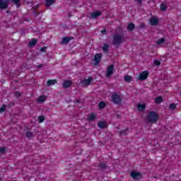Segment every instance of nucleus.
Instances as JSON below:
<instances>
[{"label": "nucleus", "mask_w": 181, "mask_h": 181, "mask_svg": "<svg viewBox=\"0 0 181 181\" xmlns=\"http://www.w3.org/2000/svg\"><path fill=\"white\" fill-rule=\"evenodd\" d=\"M12 2L15 6L18 8L21 7V0H9Z\"/></svg>", "instance_id": "16"}, {"label": "nucleus", "mask_w": 181, "mask_h": 181, "mask_svg": "<svg viewBox=\"0 0 181 181\" xmlns=\"http://www.w3.org/2000/svg\"><path fill=\"white\" fill-rule=\"evenodd\" d=\"M93 80V77L89 76L87 79H83V81H81V84H83V86H90Z\"/></svg>", "instance_id": "9"}, {"label": "nucleus", "mask_w": 181, "mask_h": 181, "mask_svg": "<svg viewBox=\"0 0 181 181\" xmlns=\"http://www.w3.org/2000/svg\"><path fill=\"white\" fill-rule=\"evenodd\" d=\"M6 110V105H3L0 107V114H2V112H5Z\"/></svg>", "instance_id": "29"}, {"label": "nucleus", "mask_w": 181, "mask_h": 181, "mask_svg": "<svg viewBox=\"0 0 181 181\" xmlns=\"http://www.w3.org/2000/svg\"><path fill=\"white\" fill-rule=\"evenodd\" d=\"M138 2H139V4H141V2H142V0H136Z\"/></svg>", "instance_id": "42"}, {"label": "nucleus", "mask_w": 181, "mask_h": 181, "mask_svg": "<svg viewBox=\"0 0 181 181\" xmlns=\"http://www.w3.org/2000/svg\"><path fill=\"white\" fill-rule=\"evenodd\" d=\"M42 163H46V160H42Z\"/></svg>", "instance_id": "43"}, {"label": "nucleus", "mask_w": 181, "mask_h": 181, "mask_svg": "<svg viewBox=\"0 0 181 181\" xmlns=\"http://www.w3.org/2000/svg\"><path fill=\"white\" fill-rule=\"evenodd\" d=\"M95 114L91 113L90 115H88V121H94L95 119Z\"/></svg>", "instance_id": "23"}, {"label": "nucleus", "mask_w": 181, "mask_h": 181, "mask_svg": "<svg viewBox=\"0 0 181 181\" xmlns=\"http://www.w3.org/2000/svg\"><path fill=\"white\" fill-rule=\"evenodd\" d=\"M160 11H166V9H168V7L166 6V5H165V4H161L160 5Z\"/></svg>", "instance_id": "32"}, {"label": "nucleus", "mask_w": 181, "mask_h": 181, "mask_svg": "<svg viewBox=\"0 0 181 181\" xmlns=\"http://www.w3.org/2000/svg\"><path fill=\"white\" fill-rule=\"evenodd\" d=\"M131 80H132V78L131 77V76L129 75H126L124 76V81H131Z\"/></svg>", "instance_id": "33"}, {"label": "nucleus", "mask_w": 181, "mask_h": 181, "mask_svg": "<svg viewBox=\"0 0 181 181\" xmlns=\"http://www.w3.org/2000/svg\"><path fill=\"white\" fill-rule=\"evenodd\" d=\"M112 101L114 104H116V105H119L121 103H122V98L118 95L117 93H113L112 94Z\"/></svg>", "instance_id": "3"}, {"label": "nucleus", "mask_w": 181, "mask_h": 181, "mask_svg": "<svg viewBox=\"0 0 181 181\" xmlns=\"http://www.w3.org/2000/svg\"><path fill=\"white\" fill-rule=\"evenodd\" d=\"M15 97H21V92H15L14 93Z\"/></svg>", "instance_id": "38"}, {"label": "nucleus", "mask_w": 181, "mask_h": 181, "mask_svg": "<svg viewBox=\"0 0 181 181\" xmlns=\"http://www.w3.org/2000/svg\"><path fill=\"white\" fill-rule=\"evenodd\" d=\"M40 52L42 53H46L47 52V47H42L40 48Z\"/></svg>", "instance_id": "35"}, {"label": "nucleus", "mask_w": 181, "mask_h": 181, "mask_svg": "<svg viewBox=\"0 0 181 181\" xmlns=\"http://www.w3.org/2000/svg\"><path fill=\"white\" fill-rule=\"evenodd\" d=\"M76 102L77 103V104H79V103H80V100L77 99V100H76Z\"/></svg>", "instance_id": "41"}, {"label": "nucleus", "mask_w": 181, "mask_h": 181, "mask_svg": "<svg viewBox=\"0 0 181 181\" xmlns=\"http://www.w3.org/2000/svg\"><path fill=\"white\" fill-rule=\"evenodd\" d=\"M128 132H129V129H126L124 130H122L119 132L120 135H128Z\"/></svg>", "instance_id": "27"}, {"label": "nucleus", "mask_w": 181, "mask_h": 181, "mask_svg": "<svg viewBox=\"0 0 181 181\" xmlns=\"http://www.w3.org/2000/svg\"><path fill=\"white\" fill-rule=\"evenodd\" d=\"M137 108L139 111H145V108H146V105L145 104H138L137 105Z\"/></svg>", "instance_id": "18"}, {"label": "nucleus", "mask_w": 181, "mask_h": 181, "mask_svg": "<svg viewBox=\"0 0 181 181\" xmlns=\"http://www.w3.org/2000/svg\"><path fill=\"white\" fill-rule=\"evenodd\" d=\"M163 98H162V96H158L155 99V103L156 104H160V103H163Z\"/></svg>", "instance_id": "21"}, {"label": "nucleus", "mask_w": 181, "mask_h": 181, "mask_svg": "<svg viewBox=\"0 0 181 181\" xmlns=\"http://www.w3.org/2000/svg\"><path fill=\"white\" fill-rule=\"evenodd\" d=\"M100 169H107L108 168V165L105 163H100L99 164Z\"/></svg>", "instance_id": "26"}, {"label": "nucleus", "mask_w": 181, "mask_h": 181, "mask_svg": "<svg viewBox=\"0 0 181 181\" xmlns=\"http://www.w3.org/2000/svg\"><path fill=\"white\" fill-rule=\"evenodd\" d=\"M166 42V39H165V38H160V39H159L158 41H157V45H162L163 43H165Z\"/></svg>", "instance_id": "28"}, {"label": "nucleus", "mask_w": 181, "mask_h": 181, "mask_svg": "<svg viewBox=\"0 0 181 181\" xmlns=\"http://www.w3.org/2000/svg\"><path fill=\"white\" fill-rule=\"evenodd\" d=\"M42 67H43V65H42V64L38 65V68H39V69H40V68H42Z\"/></svg>", "instance_id": "40"}, {"label": "nucleus", "mask_w": 181, "mask_h": 181, "mask_svg": "<svg viewBox=\"0 0 181 181\" xmlns=\"http://www.w3.org/2000/svg\"><path fill=\"white\" fill-rule=\"evenodd\" d=\"M128 32H132V30H134V29H135V24H134L133 23H130L127 25V28Z\"/></svg>", "instance_id": "14"}, {"label": "nucleus", "mask_w": 181, "mask_h": 181, "mask_svg": "<svg viewBox=\"0 0 181 181\" xmlns=\"http://www.w3.org/2000/svg\"><path fill=\"white\" fill-rule=\"evenodd\" d=\"M71 86H73V82H71V81H64L62 85V87L64 88H69V87H71Z\"/></svg>", "instance_id": "11"}, {"label": "nucleus", "mask_w": 181, "mask_h": 181, "mask_svg": "<svg viewBox=\"0 0 181 181\" xmlns=\"http://www.w3.org/2000/svg\"><path fill=\"white\" fill-rule=\"evenodd\" d=\"M102 13H103L101 11L93 12L90 13V16L91 18H93V19H95V18H98V16H101Z\"/></svg>", "instance_id": "13"}, {"label": "nucleus", "mask_w": 181, "mask_h": 181, "mask_svg": "<svg viewBox=\"0 0 181 181\" xmlns=\"http://www.w3.org/2000/svg\"><path fill=\"white\" fill-rule=\"evenodd\" d=\"M148 122L151 123H155L159 119V115L156 113V112L154 111H151L148 112Z\"/></svg>", "instance_id": "2"}, {"label": "nucleus", "mask_w": 181, "mask_h": 181, "mask_svg": "<svg viewBox=\"0 0 181 181\" xmlns=\"http://www.w3.org/2000/svg\"><path fill=\"white\" fill-rule=\"evenodd\" d=\"M25 136L27 138H32L33 136V133L32 132H30V131H28L26 133H25Z\"/></svg>", "instance_id": "31"}, {"label": "nucleus", "mask_w": 181, "mask_h": 181, "mask_svg": "<svg viewBox=\"0 0 181 181\" xmlns=\"http://www.w3.org/2000/svg\"><path fill=\"white\" fill-rule=\"evenodd\" d=\"M176 109V104L171 103L169 105V110H175Z\"/></svg>", "instance_id": "34"}, {"label": "nucleus", "mask_w": 181, "mask_h": 181, "mask_svg": "<svg viewBox=\"0 0 181 181\" xmlns=\"http://www.w3.org/2000/svg\"><path fill=\"white\" fill-rule=\"evenodd\" d=\"M37 43V39L33 38L28 43V47H33Z\"/></svg>", "instance_id": "17"}, {"label": "nucleus", "mask_w": 181, "mask_h": 181, "mask_svg": "<svg viewBox=\"0 0 181 181\" xmlns=\"http://www.w3.org/2000/svg\"><path fill=\"white\" fill-rule=\"evenodd\" d=\"M45 119V117L43 115H40L38 117V121H39L40 124H42V122H44Z\"/></svg>", "instance_id": "30"}, {"label": "nucleus", "mask_w": 181, "mask_h": 181, "mask_svg": "<svg viewBox=\"0 0 181 181\" xmlns=\"http://www.w3.org/2000/svg\"><path fill=\"white\" fill-rule=\"evenodd\" d=\"M98 127L99 128H101L102 129H104V128H105V127H107V123H105V122H99L98 123Z\"/></svg>", "instance_id": "19"}, {"label": "nucleus", "mask_w": 181, "mask_h": 181, "mask_svg": "<svg viewBox=\"0 0 181 181\" xmlns=\"http://www.w3.org/2000/svg\"><path fill=\"white\" fill-rule=\"evenodd\" d=\"M150 25H151V26H156L158 25V23H159V19L155 18V17H151L150 18Z\"/></svg>", "instance_id": "10"}, {"label": "nucleus", "mask_w": 181, "mask_h": 181, "mask_svg": "<svg viewBox=\"0 0 181 181\" xmlns=\"http://www.w3.org/2000/svg\"><path fill=\"white\" fill-rule=\"evenodd\" d=\"M6 12H7V13H8L9 12V11H7Z\"/></svg>", "instance_id": "44"}, {"label": "nucleus", "mask_w": 181, "mask_h": 181, "mask_svg": "<svg viewBox=\"0 0 181 181\" xmlns=\"http://www.w3.org/2000/svg\"><path fill=\"white\" fill-rule=\"evenodd\" d=\"M114 46H119V45H122L124 43V35L116 33L113 35V41Z\"/></svg>", "instance_id": "1"}, {"label": "nucleus", "mask_w": 181, "mask_h": 181, "mask_svg": "<svg viewBox=\"0 0 181 181\" xmlns=\"http://www.w3.org/2000/svg\"><path fill=\"white\" fill-rule=\"evenodd\" d=\"M148 76H149V71H144L140 74L139 76V80H140V81H145V80L148 78Z\"/></svg>", "instance_id": "6"}, {"label": "nucleus", "mask_w": 181, "mask_h": 181, "mask_svg": "<svg viewBox=\"0 0 181 181\" xmlns=\"http://www.w3.org/2000/svg\"><path fill=\"white\" fill-rule=\"evenodd\" d=\"M114 74V65L111 64L107 68L106 77H111Z\"/></svg>", "instance_id": "8"}, {"label": "nucleus", "mask_w": 181, "mask_h": 181, "mask_svg": "<svg viewBox=\"0 0 181 181\" xmlns=\"http://www.w3.org/2000/svg\"><path fill=\"white\" fill-rule=\"evenodd\" d=\"M110 49V45L108 44H104L103 47V50L104 53H108V50Z\"/></svg>", "instance_id": "22"}, {"label": "nucleus", "mask_w": 181, "mask_h": 181, "mask_svg": "<svg viewBox=\"0 0 181 181\" xmlns=\"http://www.w3.org/2000/svg\"><path fill=\"white\" fill-rule=\"evenodd\" d=\"M73 37H64L62 38V44L66 45V43H69V42H70V40H73Z\"/></svg>", "instance_id": "12"}, {"label": "nucleus", "mask_w": 181, "mask_h": 181, "mask_svg": "<svg viewBox=\"0 0 181 181\" xmlns=\"http://www.w3.org/2000/svg\"><path fill=\"white\" fill-rule=\"evenodd\" d=\"M107 106V105L105 104V102L102 101L98 104V107L100 108V110H103V108H105V107Z\"/></svg>", "instance_id": "24"}, {"label": "nucleus", "mask_w": 181, "mask_h": 181, "mask_svg": "<svg viewBox=\"0 0 181 181\" xmlns=\"http://www.w3.org/2000/svg\"><path fill=\"white\" fill-rule=\"evenodd\" d=\"M100 32H101V33H103V35H104V33H107V29L104 28Z\"/></svg>", "instance_id": "39"}, {"label": "nucleus", "mask_w": 181, "mask_h": 181, "mask_svg": "<svg viewBox=\"0 0 181 181\" xmlns=\"http://www.w3.org/2000/svg\"><path fill=\"white\" fill-rule=\"evenodd\" d=\"M37 103H45L46 101V97L45 96H40L37 100Z\"/></svg>", "instance_id": "25"}, {"label": "nucleus", "mask_w": 181, "mask_h": 181, "mask_svg": "<svg viewBox=\"0 0 181 181\" xmlns=\"http://www.w3.org/2000/svg\"><path fill=\"white\" fill-rule=\"evenodd\" d=\"M102 59H103L102 53H98V54H95V56H94L95 66H98V64H100V63H101Z\"/></svg>", "instance_id": "7"}, {"label": "nucleus", "mask_w": 181, "mask_h": 181, "mask_svg": "<svg viewBox=\"0 0 181 181\" xmlns=\"http://www.w3.org/2000/svg\"><path fill=\"white\" fill-rule=\"evenodd\" d=\"M57 83V79H52V80H48L47 82V86L48 87H50V86H54Z\"/></svg>", "instance_id": "15"}, {"label": "nucleus", "mask_w": 181, "mask_h": 181, "mask_svg": "<svg viewBox=\"0 0 181 181\" xmlns=\"http://www.w3.org/2000/svg\"><path fill=\"white\" fill-rule=\"evenodd\" d=\"M9 6V0H0V9L4 11L8 9Z\"/></svg>", "instance_id": "4"}, {"label": "nucleus", "mask_w": 181, "mask_h": 181, "mask_svg": "<svg viewBox=\"0 0 181 181\" xmlns=\"http://www.w3.org/2000/svg\"><path fill=\"white\" fill-rule=\"evenodd\" d=\"M56 2V0H46L45 1V6H51V5H53Z\"/></svg>", "instance_id": "20"}, {"label": "nucleus", "mask_w": 181, "mask_h": 181, "mask_svg": "<svg viewBox=\"0 0 181 181\" xmlns=\"http://www.w3.org/2000/svg\"><path fill=\"white\" fill-rule=\"evenodd\" d=\"M6 151V147H5V146L0 147V153H5Z\"/></svg>", "instance_id": "36"}, {"label": "nucleus", "mask_w": 181, "mask_h": 181, "mask_svg": "<svg viewBox=\"0 0 181 181\" xmlns=\"http://www.w3.org/2000/svg\"><path fill=\"white\" fill-rule=\"evenodd\" d=\"M130 176L134 180H138L139 179H142V174L141 173H139V172L132 171L130 173Z\"/></svg>", "instance_id": "5"}, {"label": "nucleus", "mask_w": 181, "mask_h": 181, "mask_svg": "<svg viewBox=\"0 0 181 181\" xmlns=\"http://www.w3.org/2000/svg\"><path fill=\"white\" fill-rule=\"evenodd\" d=\"M153 64L155 66H159L160 64V62L159 60H154Z\"/></svg>", "instance_id": "37"}]
</instances>
